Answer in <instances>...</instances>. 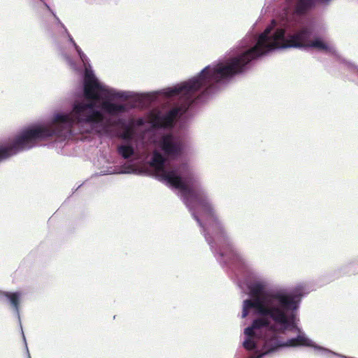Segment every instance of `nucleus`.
<instances>
[{
	"mask_svg": "<svg viewBox=\"0 0 358 358\" xmlns=\"http://www.w3.org/2000/svg\"><path fill=\"white\" fill-rule=\"evenodd\" d=\"M131 171H124L122 168L118 166H110L108 167L106 170L101 171V175H110V174H117V173H130Z\"/></svg>",
	"mask_w": 358,
	"mask_h": 358,
	"instance_id": "nucleus-11",
	"label": "nucleus"
},
{
	"mask_svg": "<svg viewBox=\"0 0 358 358\" xmlns=\"http://www.w3.org/2000/svg\"><path fill=\"white\" fill-rule=\"evenodd\" d=\"M159 147L168 157H176L182 152L183 143L180 137L166 134L159 141Z\"/></svg>",
	"mask_w": 358,
	"mask_h": 358,
	"instance_id": "nucleus-6",
	"label": "nucleus"
},
{
	"mask_svg": "<svg viewBox=\"0 0 358 358\" xmlns=\"http://www.w3.org/2000/svg\"><path fill=\"white\" fill-rule=\"evenodd\" d=\"M120 136L127 143H135L138 138H143L141 135L137 134L136 129L131 125L127 126Z\"/></svg>",
	"mask_w": 358,
	"mask_h": 358,
	"instance_id": "nucleus-8",
	"label": "nucleus"
},
{
	"mask_svg": "<svg viewBox=\"0 0 358 358\" xmlns=\"http://www.w3.org/2000/svg\"><path fill=\"white\" fill-rule=\"evenodd\" d=\"M62 55L65 61L69 65V66L73 70H77V66L75 62L73 61V59L66 53L64 52H62Z\"/></svg>",
	"mask_w": 358,
	"mask_h": 358,
	"instance_id": "nucleus-12",
	"label": "nucleus"
},
{
	"mask_svg": "<svg viewBox=\"0 0 358 358\" xmlns=\"http://www.w3.org/2000/svg\"><path fill=\"white\" fill-rule=\"evenodd\" d=\"M247 287L250 299L243 302V318L252 313L268 325L275 324L282 331L289 330L308 336L297 325L301 298L308 293L305 284L299 283L287 291L271 287L264 278L256 277L248 283Z\"/></svg>",
	"mask_w": 358,
	"mask_h": 358,
	"instance_id": "nucleus-4",
	"label": "nucleus"
},
{
	"mask_svg": "<svg viewBox=\"0 0 358 358\" xmlns=\"http://www.w3.org/2000/svg\"><path fill=\"white\" fill-rule=\"evenodd\" d=\"M144 123H145V120L143 118H138L136 122V124L138 126H141V125L144 124Z\"/></svg>",
	"mask_w": 358,
	"mask_h": 358,
	"instance_id": "nucleus-14",
	"label": "nucleus"
},
{
	"mask_svg": "<svg viewBox=\"0 0 358 358\" xmlns=\"http://www.w3.org/2000/svg\"><path fill=\"white\" fill-rule=\"evenodd\" d=\"M322 3H329L331 0H318ZM315 3V0H299L296 4V10L298 13H303L310 8H311Z\"/></svg>",
	"mask_w": 358,
	"mask_h": 358,
	"instance_id": "nucleus-9",
	"label": "nucleus"
},
{
	"mask_svg": "<svg viewBox=\"0 0 358 358\" xmlns=\"http://www.w3.org/2000/svg\"><path fill=\"white\" fill-rule=\"evenodd\" d=\"M22 336H23V339H24V343H26V339H25V336L24 335V333L23 331H22ZM25 345H27V343H25ZM26 349H27V356H28V358H31V356L29 353V350H28V348H27V345H26Z\"/></svg>",
	"mask_w": 358,
	"mask_h": 358,
	"instance_id": "nucleus-15",
	"label": "nucleus"
},
{
	"mask_svg": "<svg viewBox=\"0 0 358 358\" xmlns=\"http://www.w3.org/2000/svg\"><path fill=\"white\" fill-rule=\"evenodd\" d=\"M155 178L167 187L177 191L193 218L201 228L205 239L220 263H242V253L234 245L223 222L199 178L187 165L170 166L161 153L155 150L150 162Z\"/></svg>",
	"mask_w": 358,
	"mask_h": 358,
	"instance_id": "nucleus-2",
	"label": "nucleus"
},
{
	"mask_svg": "<svg viewBox=\"0 0 358 358\" xmlns=\"http://www.w3.org/2000/svg\"><path fill=\"white\" fill-rule=\"evenodd\" d=\"M117 153L124 159L130 158L134 155V148L132 143H125L117 146Z\"/></svg>",
	"mask_w": 358,
	"mask_h": 358,
	"instance_id": "nucleus-10",
	"label": "nucleus"
},
{
	"mask_svg": "<svg viewBox=\"0 0 358 358\" xmlns=\"http://www.w3.org/2000/svg\"><path fill=\"white\" fill-rule=\"evenodd\" d=\"M273 329V325H268L257 317L250 327L244 329L243 346L252 352L246 358H269L284 348L297 347H310L317 353L316 346L319 345L303 334L283 340L273 332L267 333L268 330Z\"/></svg>",
	"mask_w": 358,
	"mask_h": 358,
	"instance_id": "nucleus-5",
	"label": "nucleus"
},
{
	"mask_svg": "<svg viewBox=\"0 0 358 358\" xmlns=\"http://www.w3.org/2000/svg\"><path fill=\"white\" fill-rule=\"evenodd\" d=\"M1 295L5 296L8 299L13 311L15 312V314L16 315L19 322H20L19 304H20L21 297H22L21 292H0V296H1ZM20 327L22 328L21 322H20Z\"/></svg>",
	"mask_w": 358,
	"mask_h": 358,
	"instance_id": "nucleus-7",
	"label": "nucleus"
},
{
	"mask_svg": "<svg viewBox=\"0 0 358 358\" xmlns=\"http://www.w3.org/2000/svg\"><path fill=\"white\" fill-rule=\"evenodd\" d=\"M347 68L358 77V67L350 63H346Z\"/></svg>",
	"mask_w": 358,
	"mask_h": 358,
	"instance_id": "nucleus-13",
	"label": "nucleus"
},
{
	"mask_svg": "<svg viewBox=\"0 0 358 358\" xmlns=\"http://www.w3.org/2000/svg\"><path fill=\"white\" fill-rule=\"evenodd\" d=\"M44 6L48 9L69 43L78 52L85 67L83 92L87 101H76L70 113L55 112L49 123L32 124L26 128H111L114 124L111 117L121 115L129 111L128 103L113 101L115 99H129L135 96L138 99L146 102L130 91L117 90L101 83L95 76L89 59L76 43L67 29L47 3Z\"/></svg>",
	"mask_w": 358,
	"mask_h": 358,
	"instance_id": "nucleus-3",
	"label": "nucleus"
},
{
	"mask_svg": "<svg viewBox=\"0 0 358 358\" xmlns=\"http://www.w3.org/2000/svg\"><path fill=\"white\" fill-rule=\"evenodd\" d=\"M314 48L336 55L334 45L320 38H313L308 28L290 32L287 26L271 22L257 38L246 36L239 43V52L224 60L206 66L196 76L173 86L159 90L166 97H178L179 103L168 111L159 110V129H171L199 97L201 90L213 93L235 76L245 72L255 59L282 49Z\"/></svg>",
	"mask_w": 358,
	"mask_h": 358,
	"instance_id": "nucleus-1",
	"label": "nucleus"
}]
</instances>
